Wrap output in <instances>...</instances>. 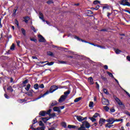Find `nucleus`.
I'll list each match as a JSON object with an SVG mask.
<instances>
[{
	"mask_svg": "<svg viewBox=\"0 0 130 130\" xmlns=\"http://www.w3.org/2000/svg\"><path fill=\"white\" fill-rule=\"evenodd\" d=\"M67 86H61V85H59V86H56L55 85H52V86L50 87V92L51 93H53L55 91H56L57 89H63L64 88H66Z\"/></svg>",
	"mask_w": 130,
	"mask_h": 130,
	"instance_id": "2",
	"label": "nucleus"
},
{
	"mask_svg": "<svg viewBox=\"0 0 130 130\" xmlns=\"http://www.w3.org/2000/svg\"><path fill=\"white\" fill-rule=\"evenodd\" d=\"M102 102L103 104V105H109V100H108V99L104 98L102 100Z\"/></svg>",
	"mask_w": 130,
	"mask_h": 130,
	"instance_id": "7",
	"label": "nucleus"
},
{
	"mask_svg": "<svg viewBox=\"0 0 130 130\" xmlns=\"http://www.w3.org/2000/svg\"><path fill=\"white\" fill-rule=\"evenodd\" d=\"M30 28H31V30H32L35 33H36V29H35V27H34V26H31L30 27Z\"/></svg>",
	"mask_w": 130,
	"mask_h": 130,
	"instance_id": "51",
	"label": "nucleus"
},
{
	"mask_svg": "<svg viewBox=\"0 0 130 130\" xmlns=\"http://www.w3.org/2000/svg\"><path fill=\"white\" fill-rule=\"evenodd\" d=\"M30 41H34V42H35L36 43L37 42V39L34 38H30Z\"/></svg>",
	"mask_w": 130,
	"mask_h": 130,
	"instance_id": "45",
	"label": "nucleus"
},
{
	"mask_svg": "<svg viewBox=\"0 0 130 130\" xmlns=\"http://www.w3.org/2000/svg\"><path fill=\"white\" fill-rule=\"evenodd\" d=\"M50 116V117H49V118H52V117H55V116H56V115L55 114V113H52L51 114H50V115L49 116Z\"/></svg>",
	"mask_w": 130,
	"mask_h": 130,
	"instance_id": "38",
	"label": "nucleus"
},
{
	"mask_svg": "<svg viewBox=\"0 0 130 130\" xmlns=\"http://www.w3.org/2000/svg\"><path fill=\"white\" fill-rule=\"evenodd\" d=\"M21 32H22V34H23V35L24 36H26V30H25V29L22 28H21Z\"/></svg>",
	"mask_w": 130,
	"mask_h": 130,
	"instance_id": "35",
	"label": "nucleus"
},
{
	"mask_svg": "<svg viewBox=\"0 0 130 130\" xmlns=\"http://www.w3.org/2000/svg\"><path fill=\"white\" fill-rule=\"evenodd\" d=\"M59 63H61L62 64H66L67 61H59Z\"/></svg>",
	"mask_w": 130,
	"mask_h": 130,
	"instance_id": "52",
	"label": "nucleus"
},
{
	"mask_svg": "<svg viewBox=\"0 0 130 130\" xmlns=\"http://www.w3.org/2000/svg\"><path fill=\"white\" fill-rule=\"evenodd\" d=\"M66 99H67L66 95H62L60 96V98L58 100V102L60 103H61V102H63V101H64V100H66Z\"/></svg>",
	"mask_w": 130,
	"mask_h": 130,
	"instance_id": "12",
	"label": "nucleus"
},
{
	"mask_svg": "<svg viewBox=\"0 0 130 130\" xmlns=\"http://www.w3.org/2000/svg\"><path fill=\"white\" fill-rule=\"evenodd\" d=\"M11 50H14L15 49V44H12L10 47Z\"/></svg>",
	"mask_w": 130,
	"mask_h": 130,
	"instance_id": "47",
	"label": "nucleus"
},
{
	"mask_svg": "<svg viewBox=\"0 0 130 130\" xmlns=\"http://www.w3.org/2000/svg\"><path fill=\"white\" fill-rule=\"evenodd\" d=\"M109 124H113L114 123V118H110L106 120Z\"/></svg>",
	"mask_w": 130,
	"mask_h": 130,
	"instance_id": "10",
	"label": "nucleus"
},
{
	"mask_svg": "<svg viewBox=\"0 0 130 130\" xmlns=\"http://www.w3.org/2000/svg\"><path fill=\"white\" fill-rule=\"evenodd\" d=\"M88 118L89 119H90L92 122H95V121H96V119L93 117H89Z\"/></svg>",
	"mask_w": 130,
	"mask_h": 130,
	"instance_id": "36",
	"label": "nucleus"
},
{
	"mask_svg": "<svg viewBox=\"0 0 130 130\" xmlns=\"http://www.w3.org/2000/svg\"><path fill=\"white\" fill-rule=\"evenodd\" d=\"M42 128H43V126H42V127H38L37 128H36V130H41Z\"/></svg>",
	"mask_w": 130,
	"mask_h": 130,
	"instance_id": "63",
	"label": "nucleus"
},
{
	"mask_svg": "<svg viewBox=\"0 0 130 130\" xmlns=\"http://www.w3.org/2000/svg\"><path fill=\"white\" fill-rule=\"evenodd\" d=\"M33 123H32V125L35 124V123H36V122H37V119L36 118H35L34 120H33Z\"/></svg>",
	"mask_w": 130,
	"mask_h": 130,
	"instance_id": "54",
	"label": "nucleus"
},
{
	"mask_svg": "<svg viewBox=\"0 0 130 130\" xmlns=\"http://www.w3.org/2000/svg\"><path fill=\"white\" fill-rule=\"evenodd\" d=\"M49 119H50V118H49V117H44V118L42 117V120H43V121L44 122H45V123L46 122H47L48 120H49Z\"/></svg>",
	"mask_w": 130,
	"mask_h": 130,
	"instance_id": "17",
	"label": "nucleus"
},
{
	"mask_svg": "<svg viewBox=\"0 0 130 130\" xmlns=\"http://www.w3.org/2000/svg\"><path fill=\"white\" fill-rule=\"evenodd\" d=\"M19 9V6H16L15 7L14 9L13 10V13L12 14V17H16L17 16V11Z\"/></svg>",
	"mask_w": 130,
	"mask_h": 130,
	"instance_id": "9",
	"label": "nucleus"
},
{
	"mask_svg": "<svg viewBox=\"0 0 130 130\" xmlns=\"http://www.w3.org/2000/svg\"><path fill=\"white\" fill-rule=\"evenodd\" d=\"M127 0H122L120 2V5H121L122 6H127L128 7H130V3L128 2H127Z\"/></svg>",
	"mask_w": 130,
	"mask_h": 130,
	"instance_id": "5",
	"label": "nucleus"
},
{
	"mask_svg": "<svg viewBox=\"0 0 130 130\" xmlns=\"http://www.w3.org/2000/svg\"><path fill=\"white\" fill-rule=\"evenodd\" d=\"M126 59L128 61H130V56H127Z\"/></svg>",
	"mask_w": 130,
	"mask_h": 130,
	"instance_id": "64",
	"label": "nucleus"
},
{
	"mask_svg": "<svg viewBox=\"0 0 130 130\" xmlns=\"http://www.w3.org/2000/svg\"><path fill=\"white\" fill-rule=\"evenodd\" d=\"M34 88L35 90H38V89H39V85L38 83H36L34 85Z\"/></svg>",
	"mask_w": 130,
	"mask_h": 130,
	"instance_id": "27",
	"label": "nucleus"
},
{
	"mask_svg": "<svg viewBox=\"0 0 130 130\" xmlns=\"http://www.w3.org/2000/svg\"><path fill=\"white\" fill-rule=\"evenodd\" d=\"M114 121L115 122L116 121L117 122H118L119 121H123V119H115L114 118Z\"/></svg>",
	"mask_w": 130,
	"mask_h": 130,
	"instance_id": "32",
	"label": "nucleus"
},
{
	"mask_svg": "<svg viewBox=\"0 0 130 130\" xmlns=\"http://www.w3.org/2000/svg\"><path fill=\"white\" fill-rule=\"evenodd\" d=\"M115 100L117 102V103L118 104V105L120 106L122 109H124L125 108V106H124V104L122 103V102L120 101L119 99L117 97H115L114 98Z\"/></svg>",
	"mask_w": 130,
	"mask_h": 130,
	"instance_id": "4",
	"label": "nucleus"
},
{
	"mask_svg": "<svg viewBox=\"0 0 130 130\" xmlns=\"http://www.w3.org/2000/svg\"><path fill=\"white\" fill-rule=\"evenodd\" d=\"M88 81H89L90 84H91V85H93V84H94L93 77H89Z\"/></svg>",
	"mask_w": 130,
	"mask_h": 130,
	"instance_id": "18",
	"label": "nucleus"
},
{
	"mask_svg": "<svg viewBox=\"0 0 130 130\" xmlns=\"http://www.w3.org/2000/svg\"><path fill=\"white\" fill-rule=\"evenodd\" d=\"M107 74H108V76L110 77L111 78H112L113 79H114V76H113V74L112 73L109 72H107Z\"/></svg>",
	"mask_w": 130,
	"mask_h": 130,
	"instance_id": "28",
	"label": "nucleus"
},
{
	"mask_svg": "<svg viewBox=\"0 0 130 130\" xmlns=\"http://www.w3.org/2000/svg\"><path fill=\"white\" fill-rule=\"evenodd\" d=\"M57 105V102L56 101H54L53 103L51 104V107H53V106H55Z\"/></svg>",
	"mask_w": 130,
	"mask_h": 130,
	"instance_id": "23",
	"label": "nucleus"
},
{
	"mask_svg": "<svg viewBox=\"0 0 130 130\" xmlns=\"http://www.w3.org/2000/svg\"><path fill=\"white\" fill-rule=\"evenodd\" d=\"M47 4H48V5H51V4H53V2L51 0H49L47 2Z\"/></svg>",
	"mask_w": 130,
	"mask_h": 130,
	"instance_id": "50",
	"label": "nucleus"
},
{
	"mask_svg": "<svg viewBox=\"0 0 130 130\" xmlns=\"http://www.w3.org/2000/svg\"><path fill=\"white\" fill-rule=\"evenodd\" d=\"M7 90H8V91H10V92H13V91H14V89H13V87H12L11 86H9V87L7 88Z\"/></svg>",
	"mask_w": 130,
	"mask_h": 130,
	"instance_id": "37",
	"label": "nucleus"
},
{
	"mask_svg": "<svg viewBox=\"0 0 130 130\" xmlns=\"http://www.w3.org/2000/svg\"><path fill=\"white\" fill-rule=\"evenodd\" d=\"M26 94L27 96H30V97L33 96V93L30 91V90H29L28 92Z\"/></svg>",
	"mask_w": 130,
	"mask_h": 130,
	"instance_id": "26",
	"label": "nucleus"
},
{
	"mask_svg": "<svg viewBox=\"0 0 130 130\" xmlns=\"http://www.w3.org/2000/svg\"><path fill=\"white\" fill-rule=\"evenodd\" d=\"M94 103L93 102H90L89 104V107H93Z\"/></svg>",
	"mask_w": 130,
	"mask_h": 130,
	"instance_id": "44",
	"label": "nucleus"
},
{
	"mask_svg": "<svg viewBox=\"0 0 130 130\" xmlns=\"http://www.w3.org/2000/svg\"><path fill=\"white\" fill-rule=\"evenodd\" d=\"M47 54H48V55H49L50 56H53V53H52V52L51 51H48L47 52Z\"/></svg>",
	"mask_w": 130,
	"mask_h": 130,
	"instance_id": "40",
	"label": "nucleus"
},
{
	"mask_svg": "<svg viewBox=\"0 0 130 130\" xmlns=\"http://www.w3.org/2000/svg\"><path fill=\"white\" fill-rule=\"evenodd\" d=\"M23 19L24 20L25 23H26V24H28V21H29V20H30V18H29V16H25L23 17Z\"/></svg>",
	"mask_w": 130,
	"mask_h": 130,
	"instance_id": "16",
	"label": "nucleus"
},
{
	"mask_svg": "<svg viewBox=\"0 0 130 130\" xmlns=\"http://www.w3.org/2000/svg\"><path fill=\"white\" fill-rule=\"evenodd\" d=\"M53 110V111L57 112L58 113H60V108L59 107H54Z\"/></svg>",
	"mask_w": 130,
	"mask_h": 130,
	"instance_id": "14",
	"label": "nucleus"
},
{
	"mask_svg": "<svg viewBox=\"0 0 130 130\" xmlns=\"http://www.w3.org/2000/svg\"><path fill=\"white\" fill-rule=\"evenodd\" d=\"M100 116V115L99 114V113H95L92 117H93L94 118H97V117H98V116Z\"/></svg>",
	"mask_w": 130,
	"mask_h": 130,
	"instance_id": "41",
	"label": "nucleus"
},
{
	"mask_svg": "<svg viewBox=\"0 0 130 130\" xmlns=\"http://www.w3.org/2000/svg\"><path fill=\"white\" fill-rule=\"evenodd\" d=\"M16 43H17V46H20V43H21V42L20 41H17Z\"/></svg>",
	"mask_w": 130,
	"mask_h": 130,
	"instance_id": "61",
	"label": "nucleus"
},
{
	"mask_svg": "<svg viewBox=\"0 0 130 130\" xmlns=\"http://www.w3.org/2000/svg\"><path fill=\"white\" fill-rule=\"evenodd\" d=\"M91 126L90 123L87 121H84L82 122V124L81 125L80 127L78 128V130H86V128H89Z\"/></svg>",
	"mask_w": 130,
	"mask_h": 130,
	"instance_id": "1",
	"label": "nucleus"
},
{
	"mask_svg": "<svg viewBox=\"0 0 130 130\" xmlns=\"http://www.w3.org/2000/svg\"><path fill=\"white\" fill-rule=\"evenodd\" d=\"M51 112V110L50 109V110H49L48 111H47V112H46V114H48V115L50 116V114H50Z\"/></svg>",
	"mask_w": 130,
	"mask_h": 130,
	"instance_id": "53",
	"label": "nucleus"
},
{
	"mask_svg": "<svg viewBox=\"0 0 130 130\" xmlns=\"http://www.w3.org/2000/svg\"><path fill=\"white\" fill-rule=\"evenodd\" d=\"M111 15H112V12H107V17H108V19H110V16H111Z\"/></svg>",
	"mask_w": 130,
	"mask_h": 130,
	"instance_id": "46",
	"label": "nucleus"
},
{
	"mask_svg": "<svg viewBox=\"0 0 130 130\" xmlns=\"http://www.w3.org/2000/svg\"><path fill=\"white\" fill-rule=\"evenodd\" d=\"M98 4H100V1L96 0L93 2V5H98Z\"/></svg>",
	"mask_w": 130,
	"mask_h": 130,
	"instance_id": "48",
	"label": "nucleus"
},
{
	"mask_svg": "<svg viewBox=\"0 0 130 130\" xmlns=\"http://www.w3.org/2000/svg\"><path fill=\"white\" fill-rule=\"evenodd\" d=\"M4 96L5 97V98L6 99H10V96H9V95H8V94L7 93H5L4 94Z\"/></svg>",
	"mask_w": 130,
	"mask_h": 130,
	"instance_id": "57",
	"label": "nucleus"
},
{
	"mask_svg": "<svg viewBox=\"0 0 130 130\" xmlns=\"http://www.w3.org/2000/svg\"><path fill=\"white\" fill-rule=\"evenodd\" d=\"M104 109L106 111V112H108L109 111V107L106 106L104 107Z\"/></svg>",
	"mask_w": 130,
	"mask_h": 130,
	"instance_id": "34",
	"label": "nucleus"
},
{
	"mask_svg": "<svg viewBox=\"0 0 130 130\" xmlns=\"http://www.w3.org/2000/svg\"><path fill=\"white\" fill-rule=\"evenodd\" d=\"M39 124L40 125V126H44V124L43 123V122H42V121L40 120L39 122Z\"/></svg>",
	"mask_w": 130,
	"mask_h": 130,
	"instance_id": "43",
	"label": "nucleus"
},
{
	"mask_svg": "<svg viewBox=\"0 0 130 130\" xmlns=\"http://www.w3.org/2000/svg\"><path fill=\"white\" fill-rule=\"evenodd\" d=\"M101 78L103 81H106V80H107V78H106V77H104L103 75H101Z\"/></svg>",
	"mask_w": 130,
	"mask_h": 130,
	"instance_id": "49",
	"label": "nucleus"
},
{
	"mask_svg": "<svg viewBox=\"0 0 130 130\" xmlns=\"http://www.w3.org/2000/svg\"><path fill=\"white\" fill-rule=\"evenodd\" d=\"M15 23L17 26H19V21L17 19H15Z\"/></svg>",
	"mask_w": 130,
	"mask_h": 130,
	"instance_id": "58",
	"label": "nucleus"
},
{
	"mask_svg": "<svg viewBox=\"0 0 130 130\" xmlns=\"http://www.w3.org/2000/svg\"><path fill=\"white\" fill-rule=\"evenodd\" d=\"M71 93V91L70 90L67 91H65L64 92V96H66V97H68V95Z\"/></svg>",
	"mask_w": 130,
	"mask_h": 130,
	"instance_id": "22",
	"label": "nucleus"
},
{
	"mask_svg": "<svg viewBox=\"0 0 130 130\" xmlns=\"http://www.w3.org/2000/svg\"><path fill=\"white\" fill-rule=\"evenodd\" d=\"M61 126L64 127V128H67V123L66 122H62L61 123Z\"/></svg>",
	"mask_w": 130,
	"mask_h": 130,
	"instance_id": "33",
	"label": "nucleus"
},
{
	"mask_svg": "<svg viewBox=\"0 0 130 130\" xmlns=\"http://www.w3.org/2000/svg\"><path fill=\"white\" fill-rule=\"evenodd\" d=\"M124 92L126 94V95H127V96H128V97H129L130 98V94L129 93H128L127 91H126V90H124Z\"/></svg>",
	"mask_w": 130,
	"mask_h": 130,
	"instance_id": "59",
	"label": "nucleus"
},
{
	"mask_svg": "<svg viewBox=\"0 0 130 130\" xmlns=\"http://www.w3.org/2000/svg\"><path fill=\"white\" fill-rule=\"evenodd\" d=\"M49 93L50 92V90L48 91L47 90L45 93H44L43 95H40L39 96H38L37 99L36 100H38L39 99H40L41 98H42V97H44V96H45L46 95H48V94H49Z\"/></svg>",
	"mask_w": 130,
	"mask_h": 130,
	"instance_id": "11",
	"label": "nucleus"
},
{
	"mask_svg": "<svg viewBox=\"0 0 130 130\" xmlns=\"http://www.w3.org/2000/svg\"><path fill=\"white\" fill-rule=\"evenodd\" d=\"M28 79H26L24 80L22 84L23 85V87H26V84H28Z\"/></svg>",
	"mask_w": 130,
	"mask_h": 130,
	"instance_id": "29",
	"label": "nucleus"
},
{
	"mask_svg": "<svg viewBox=\"0 0 130 130\" xmlns=\"http://www.w3.org/2000/svg\"><path fill=\"white\" fill-rule=\"evenodd\" d=\"M80 100H82V97H79L75 99L74 100V102L75 103H77V102H79V101H80Z\"/></svg>",
	"mask_w": 130,
	"mask_h": 130,
	"instance_id": "24",
	"label": "nucleus"
},
{
	"mask_svg": "<svg viewBox=\"0 0 130 130\" xmlns=\"http://www.w3.org/2000/svg\"><path fill=\"white\" fill-rule=\"evenodd\" d=\"M74 38L75 39H77V40H78V41H82V42H85V43H88V44H90V45H93V46H97L98 47H100L101 48H102V46L95 45V44L93 43L88 42H87V41L79 38V37L77 36H75Z\"/></svg>",
	"mask_w": 130,
	"mask_h": 130,
	"instance_id": "3",
	"label": "nucleus"
},
{
	"mask_svg": "<svg viewBox=\"0 0 130 130\" xmlns=\"http://www.w3.org/2000/svg\"><path fill=\"white\" fill-rule=\"evenodd\" d=\"M38 37L39 38V42H46V40H45L42 35H39Z\"/></svg>",
	"mask_w": 130,
	"mask_h": 130,
	"instance_id": "6",
	"label": "nucleus"
},
{
	"mask_svg": "<svg viewBox=\"0 0 130 130\" xmlns=\"http://www.w3.org/2000/svg\"><path fill=\"white\" fill-rule=\"evenodd\" d=\"M106 121V119H103V118H100L99 120V124H100V126H102L104 123H105V122Z\"/></svg>",
	"mask_w": 130,
	"mask_h": 130,
	"instance_id": "8",
	"label": "nucleus"
},
{
	"mask_svg": "<svg viewBox=\"0 0 130 130\" xmlns=\"http://www.w3.org/2000/svg\"><path fill=\"white\" fill-rule=\"evenodd\" d=\"M104 92L105 94H108V91H107V89H106V88L104 89Z\"/></svg>",
	"mask_w": 130,
	"mask_h": 130,
	"instance_id": "62",
	"label": "nucleus"
},
{
	"mask_svg": "<svg viewBox=\"0 0 130 130\" xmlns=\"http://www.w3.org/2000/svg\"><path fill=\"white\" fill-rule=\"evenodd\" d=\"M115 52L116 54H119V53H120V52H122L121 50H120L118 49H117L115 50Z\"/></svg>",
	"mask_w": 130,
	"mask_h": 130,
	"instance_id": "39",
	"label": "nucleus"
},
{
	"mask_svg": "<svg viewBox=\"0 0 130 130\" xmlns=\"http://www.w3.org/2000/svg\"><path fill=\"white\" fill-rule=\"evenodd\" d=\"M39 18L41 20H43V22H45V19H44V16L43 15V13H41V12H39Z\"/></svg>",
	"mask_w": 130,
	"mask_h": 130,
	"instance_id": "13",
	"label": "nucleus"
},
{
	"mask_svg": "<svg viewBox=\"0 0 130 130\" xmlns=\"http://www.w3.org/2000/svg\"><path fill=\"white\" fill-rule=\"evenodd\" d=\"M39 88H41V89H43L44 88V84H41L39 86Z\"/></svg>",
	"mask_w": 130,
	"mask_h": 130,
	"instance_id": "56",
	"label": "nucleus"
},
{
	"mask_svg": "<svg viewBox=\"0 0 130 130\" xmlns=\"http://www.w3.org/2000/svg\"><path fill=\"white\" fill-rule=\"evenodd\" d=\"M53 63H54V62H53V61H51L50 62H48L47 63L45 64L44 65V66H52L53 64Z\"/></svg>",
	"mask_w": 130,
	"mask_h": 130,
	"instance_id": "30",
	"label": "nucleus"
},
{
	"mask_svg": "<svg viewBox=\"0 0 130 130\" xmlns=\"http://www.w3.org/2000/svg\"><path fill=\"white\" fill-rule=\"evenodd\" d=\"M30 88H31V85L30 84H28L27 85L26 87H25V89L26 91H29Z\"/></svg>",
	"mask_w": 130,
	"mask_h": 130,
	"instance_id": "25",
	"label": "nucleus"
},
{
	"mask_svg": "<svg viewBox=\"0 0 130 130\" xmlns=\"http://www.w3.org/2000/svg\"><path fill=\"white\" fill-rule=\"evenodd\" d=\"M110 124L107 123L105 125L106 127H108L109 128H110V127H112L113 126V125H109Z\"/></svg>",
	"mask_w": 130,
	"mask_h": 130,
	"instance_id": "42",
	"label": "nucleus"
},
{
	"mask_svg": "<svg viewBox=\"0 0 130 130\" xmlns=\"http://www.w3.org/2000/svg\"><path fill=\"white\" fill-rule=\"evenodd\" d=\"M76 118L78 121H83V117L81 116H77Z\"/></svg>",
	"mask_w": 130,
	"mask_h": 130,
	"instance_id": "21",
	"label": "nucleus"
},
{
	"mask_svg": "<svg viewBox=\"0 0 130 130\" xmlns=\"http://www.w3.org/2000/svg\"><path fill=\"white\" fill-rule=\"evenodd\" d=\"M68 128H78V126L74 125H68Z\"/></svg>",
	"mask_w": 130,
	"mask_h": 130,
	"instance_id": "19",
	"label": "nucleus"
},
{
	"mask_svg": "<svg viewBox=\"0 0 130 130\" xmlns=\"http://www.w3.org/2000/svg\"><path fill=\"white\" fill-rule=\"evenodd\" d=\"M110 111L112 112V113H113L114 112H115V109H114V108H111Z\"/></svg>",
	"mask_w": 130,
	"mask_h": 130,
	"instance_id": "55",
	"label": "nucleus"
},
{
	"mask_svg": "<svg viewBox=\"0 0 130 130\" xmlns=\"http://www.w3.org/2000/svg\"><path fill=\"white\" fill-rule=\"evenodd\" d=\"M87 14H88V16H89V17H91V15H92L93 12L91 10H87Z\"/></svg>",
	"mask_w": 130,
	"mask_h": 130,
	"instance_id": "31",
	"label": "nucleus"
},
{
	"mask_svg": "<svg viewBox=\"0 0 130 130\" xmlns=\"http://www.w3.org/2000/svg\"><path fill=\"white\" fill-rule=\"evenodd\" d=\"M110 8V6L107 4H105V6L103 7V10H105V9H107V10H109Z\"/></svg>",
	"mask_w": 130,
	"mask_h": 130,
	"instance_id": "20",
	"label": "nucleus"
},
{
	"mask_svg": "<svg viewBox=\"0 0 130 130\" xmlns=\"http://www.w3.org/2000/svg\"><path fill=\"white\" fill-rule=\"evenodd\" d=\"M99 8H100V6L99 5H97L94 8L96 11L99 10Z\"/></svg>",
	"mask_w": 130,
	"mask_h": 130,
	"instance_id": "60",
	"label": "nucleus"
},
{
	"mask_svg": "<svg viewBox=\"0 0 130 130\" xmlns=\"http://www.w3.org/2000/svg\"><path fill=\"white\" fill-rule=\"evenodd\" d=\"M39 114L41 116H45V115H46V111H41L39 112Z\"/></svg>",
	"mask_w": 130,
	"mask_h": 130,
	"instance_id": "15",
	"label": "nucleus"
}]
</instances>
